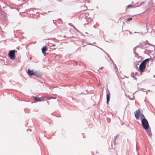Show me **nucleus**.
<instances>
[{
	"mask_svg": "<svg viewBox=\"0 0 155 155\" xmlns=\"http://www.w3.org/2000/svg\"><path fill=\"white\" fill-rule=\"evenodd\" d=\"M91 45H93V44H90Z\"/></svg>",
	"mask_w": 155,
	"mask_h": 155,
	"instance_id": "obj_28",
	"label": "nucleus"
},
{
	"mask_svg": "<svg viewBox=\"0 0 155 155\" xmlns=\"http://www.w3.org/2000/svg\"><path fill=\"white\" fill-rule=\"evenodd\" d=\"M150 60L149 58H147L143 60L141 63L142 64L144 65V66H146V64L147 62H148L149 60Z\"/></svg>",
	"mask_w": 155,
	"mask_h": 155,
	"instance_id": "obj_7",
	"label": "nucleus"
},
{
	"mask_svg": "<svg viewBox=\"0 0 155 155\" xmlns=\"http://www.w3.org/2000/svg\"><path fill=\"white\" fill-rule=\"evenodd\" d=\"M141 124L144 129L147 130L149 128V125L148 122L145 118L142 119L141 120Z\"/></svg>",
	"mask_w": 155,
	"mask_h": 155,
	"instance_id": "obj_1",
	"label": "nucleus"
},
{
	"mask_svg": "<svg viewBox=\"0 0 155 155\" xmlns=\"http://www.w3.org/2000/svg\"><path fill=\"white\" fill-rule=\"evenodd\" d=\"M94 43L95 44V42H94Z\"/></svg>",
	"mask_w": 155,
	"mask_h": 155,
	"instance_id": "obj_31",
	"label": "nucleus"
},
{
	"mask_svg": "<svg viewBox=\"0 0 155 155\" xmlns=\"http://www.w3.org/2000/svg\"><path fill=\"white\" fill-rule=\"evenodd\" d=\"M61 58V55H57L56 56V58Z\"/></svg>",
	"mask_w": 155,
	"mask_h": 155,
	"instance_id": "obj_14",
	"label": "nucleus"
},
{
	"mask_svg": "<svg viewBox=\"0 0 155 155\" xmlns=\"http://www.w3.org/2000/svg\"><path fill=\"white\" fill-rule=\"evenodd\" d=\"M53 46H55V45H53Z\"/></svg>",
	"mask_w": 155,
	"mask_h": 155,
	"instance_id": "obj_29",
	"label": "nucleus"
},
{
	"mask_svg": "<svg viewBox=\"0 0 155 155\" xmlns=\"http://www.w3.org/2000/svg\"><path fill=\"white\" fill-rule=\"evenodd\" d=\"M149 45H151V46H154V45H153L151 44H149Z\"/></svg>",
	"mask_w": 155,
	"mask_h": 155,
	"instance_id": "obj_21",
	"label": "nucleus"
},
{
	"mask_svg": "<svg viewBox=\"0 0 155 155\" xmlns=\"http://www.w3.org/2000/svg\"><path fill=\"white\" fill-rule=\"evenodd\" d=\"M75 63H77V62H75Z\"/></svg>",
	"mask_w": 155,
	"mask_h": 155,
	"instance_id": "obj_30",
	"label": "nucleus"
},
{
	"mask_svg": "<svg viewBox=\"0 0 155 155\" xmlns=\"http://www.w3.org/2000/svg\"><path fill=\"white\" fill-rule=\"evenodd\" d=\"M132 5H128V6H127V8H129L130 7H132Z\"/></svg>",
	"mask_w": 155,
	"mask_h": 155,
	"instance_id": "obj_19",
	"label": "nucleus"
},
{
	"mask_svg": "<svg viewBox=\"0 0 155 155\" xmlns=\"http://www.w3.org/2000/svg\"><path fill=\"white\" fill-rule=\"evenodd\" d=\"M86 34H88V33H87V32H86Z\"/></svg>",
	"mask_w": 155,
	"mask_h": 155,
	"instance_id": "obj_27",
	"label": "nucleus"
},
{
	"mask_svg": "<svg viewBox=\"0 0 155 155\" xmlns=\"http://www.w3.org/2000/svg\"><path fill=\"white\" fill-rule=\"evenodd\" d=\"M134 53L135 55V56L136 57H138V54L136 52H134Z\"/></svg>",
	"mask_w": 155,
	"mask_h": 155,
	"instance_id": "obj_15",
	"label": "nucleus"
},
{
	"mask_svg": "<svg viewBox=\"0 0 155 155\" xmlns=\"http://www.w3.org/2000/svg\"><path fill=\"white\" fill-rule=\"evenodd\" d=\"M132 19V18H130L127 19V20L128 21H130Z\"/></svg>",
	"mask_w": 155,
	"mask_h": 155,
	"instance_id": "obj_13",
	"label": "nucleus"
},
{
	"mask_svg": "<svg viewBox=\"0 0 155 155\" xmlns=\"http://www.w3.org/2000/svg\"><path fill=\"white\" fill-rule=\"evenodd\" d=\"M145 68L146 66L142 64H140L139 65V70L141 72H143L144 71Z\"/></svg>",
	"mask_w": 155,
	"mask_h": 155,
	"instance_id": "obj_5",
	"label": "nucleus"
},
{
	"mask_svg": "<svg viewBox=\"0 0 155 155\" xmlns=\"http://www.w3.org/2000/svg\"><path fill=\"white\" fill-rule=\"evenodd\" d=\"M116 140H114V142H113L114 143V144H115V143H116Z\"/></svg>",
	"mask_w": 155,
	"mask_h": 155,
	"instance_id": "obj_20",
	"label": "nucleus"
},
{
	"mask_svg": "<svg viewBox=\"0 0 155 155\" xmlns=\"http://www.w3.org/2000/svg\"><path fill=\"white\" fill-rule=\"evenodd\" d=\"M117 135L115 136L114 137V140H116V139L117 138Z\"/></svg>",
	"mask_w": 155,
	"mask_h": 155,
	"instance_id": "obj_18",
	"label": "nucleus"
},
{
	"mask_svg": "<svg viewBox=\"0 0 155 155\" xmlns=\"http://www.w3.org/2000/svg\"><path fill=\"white\" fill-rule=\"evenodd\" d=\"M34 74H33V75H34V76H36V77H38V75H37V74H36V73H35V72H34Z\"/></svg>",
	"mask_w": 155,
	"mask_h": 155,
	"instance_id": "obj_17",
	"label": "nucleus"
},
{
	"mask_svg": "<svg viewBox=\"0 0 155 155\" xmlns=\"http://www.w3.org/2000/svg\"><path fill=\"white\" fill-rule=\"evenodd\" d=\"M140 110L139 109H138L135 112H134L135 116L136 119L137 120H138L139 119V115L140 117V119L141 120L142 119H143V118H145L144 115L142 114H140Z\"/></svg>",
	"mask_w": 155,
	"mask_h": 155,
	"instance_id": "obj_2",
	"label": "nucleus"
},
{
	"mask_svg": "<svg viewBox=\"0 0 155 155\" xmlns=\"http://www.w3.org/2000/svg\"><path fill=\"white\" fill-rule=\"evenodd\" d=\"M147 132L148 135L150 136L151 135V133L150 131L149 130H147Z\"/></svg>",
	"mask_w": 155,
	"mask_h": 155,
	"instance_id": "obj_11",
	"label": "nucleus"
},
{
	"mask_svg": "<svg viewBox=\"0 0 155 155\" xmlns=\"http://www.w3.org/2000/svg\"><path fill=\"white\" fill-rule=\"evenodd\" d=\"M137 47H138V46H137L134 48V49H133L134 52H135L136 49L137 48Z\"/></svg>",
	"mask_w": 155,
	"mask_h": 155,
	"instance_id": "obj_12",
	"label": "nucleus"
},
{
	"mask_svg": "<svg viewBox=\"0 0 155 155\" xmlns=\"http://www.w3.org/2000/svg\"><path fill=\"white\" fill-rule=\"evenodd\" d=\"M34 72L33 70H31L30 69H28V74L30 76H31L33 75V74H34Z\"/></svg>",
	"mask_w": 155,
	"mask_h": 155,
	"instance_id": "obj_8",
	"label": "nucleus"
},
{
	"mask_svg": "<svg viewBox=\"0 0 155 155\" xmlns=\"http://www.w3.org/2000/svg\"><path fill=\"white\" fill-rule=\"evenodd\" d=\"M103 67H101L99 68V69L101 70L103 68Z\"/></svg>",
	"mask_w": 155,
	"mask_h": 155,
	"instance_id": "obj_22",
	"label": "nucleus"
},
{
	"mask_svg": "<svg viewBox=\"0 0 155 155\" xmlns=\"http://www.w3.org/2000/svg\"><path fill=\"white\" fill-rule=\"evenodd\" d=\"M96 46V47H98V48H99L100 49L101 48H99V47H97V46Z\"/></svg>",
	"mask_w": 155,
	"mask_h": 155,
	"instance_id": "obj_26",
	"label": "nucleus"
},
{
	"mask_svg": "<svg viewBox=\"0 0 155 155\" xmlns=\"http://www.w3.org/2000/svg\"><path fill=\"white\" fill-rule=\"evenodd\" d=\"M17 52V51L15 50H11L9 52L8 56L12 60L15 59V53Z\"/></svg>",
	"mask_w": 155,
	"mask_h": 155,
	"instance_id": "obj_3",
	"label": "nucleus"
},
{
	"mask_svg": "<svg viewBox=\"0 0 155 155\" xmlns=\"http://www.w3.org/2000/svg\"><path fill=\"white\" fill-rule=\"evenodd\" d=\"M150 60L149 58H147L143 60L141 63L142 64L144 65V66H146V64L147 62H148L149 60Z\"/></svg>",
	"mask_w": 155,
	"mask_h": 155,
	"instance_id": "obj_6",
	"label": "nucleus"
},
{
	"mask_svg": "<svg viewBox=\"0 0 155 155\" xmlns=\"http://www.w3.org/2000/svg\"><path fill=\"white\" fill-rule=\"evenodd\" d=\"M43 54L45 55L46 53L45 52L47 51V49L46 46L44 47L41 48Z\"/></svg>",
	"mask_w": 155,
	"mask_h": 155,
	"instance_id": "obj_9",
	"label": "nucleus"
},
{
	"mask_svg": "<svg viewBox=\"0 0 155 155\" xmlns=\"http://www.w3.org/2000/svg\"><path fill=\"white\" fill-rule=\"evenodd\" d=\"M133 74V73H131V75L132 76V74Z\"/></svg>",
	"mask_w": 155,
	"mask_h": 155,
	"instance_id": "obj_25",
	"label": "nucleus"
},
{
	"mask_svg": "<svg viewBox=\"0 0 155 155\" xmlns=\"http://www.w3.org/2000/svg\"><path fill=\"white\" fill-rule=\"evenodd\" d=\"M100 49L102 51H103L106 54H107L108 56L109 57V58H110V56L107 53H106L101 48H100Z\"/></svg>",
	"mask_w": 155,
	"mask_h": 155,
	"instance_id": "obj_16",
	"label": "nucleus"
},
{
	"mask_svg": "<svg viewBox=\"0 0 155 155\" xmlns=\"http://www.w3.org/2000/svg\"><path fill=\"white\" fill-rule=\"evenodd\" d=\"M106 94H107V103L108 104L109 101H110V94L109 90L108 89L106 90Z\"/></svg>",
	"mask_w": 155,
	"mask_h": 155,
	"instance_id": "obj_4",
	"label": "nucleus"
},
{
	"mask_svg": "<svg viewBox=\"0 0 155 155\" xmlns=\"http://www.w3.org/2000/svg\"><path fill=\"white\" fill-rule=\"evenodd\" d=\"M34 99L37 102H40L41 101V99L39 97H34Z\"/></svg>",
	"mask_w": 155,
	"mask_h": 155,
	"instance_id": "obj_10",
	"label": "nucleus"
},
{
	"mask_svg": "<svg viewBox=\"0 0 155 155\" xmlns=\"http://www.w3.org/2000/svg\"><path fill=\"white\" fill-rule=\"evenodd\" d=\"M51 99H55L56 98L51 97Z\"/></svg>",
	"mask_w": 155,
	"mask_h": 155,
	"instance_id": "obj_23",
	"label": "nucleus"
},
{
	"mask_svg": "<svg viewBox=\"0 0 155 155\" xmlns=\"http://www.w3.org/2000/svg\"><path fill=\"white\" fill-rule=\"evenodd\" d=\"M28 130H29L30 131H31V129H28Z\"/></svg>",
	"mask_w": 155,
	"mask_h": 155,
	"instance_id": "obj_24",
	"label": "nucleus"
}]
</instances>
